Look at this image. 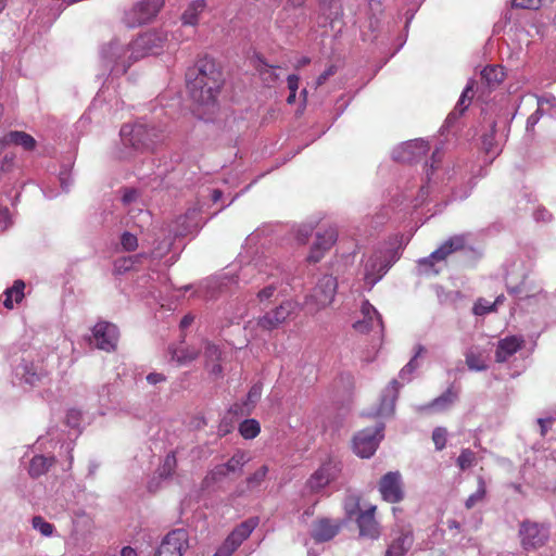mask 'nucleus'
Wrapping results in <instances>:
<instances>
[{"mask_svg": "<svg viewBox=\"0 0 556 556\" xmlns=\"http://www.w3.org/2000/svg\"><path fill=\"white\" fill-rule=\"evenodd\" d=\"M268 470H269L268 466L263 465L255 472L250 475L247 478L248 489H255V488L260 486L264 482V480L268 473Z\"/></svg>", "mask_w": 556, "mask_h": 556, "instance_id": "e433bc0d", "label": "nucleus"}, {"mask_svg": "<svg viewBox=\"0 0 556 556\" xmlns=\"http://www.w3.org/2000/svg\"><path fill=\"white\" fill-rule=\"evenodd\" d=\"M165 0H141L124 14V23L134 28L151 22L163 9Z\"/></svg>", "mask_w": 556, "mask_h": 556, "instance_id": "20e7f679", "label": "nucleus"}, {"mask_svg": "<svg viewBox=\"0 0 556 556\" xmlns=\"http://www.w3.org/2000/svg\"><path fill=\"white\" fill-rule=\"evenodd\" d=\"M401 384L396 379L383 389L379 406L377 407L376 415L379 417H388L394 413L395 402L399 397Z\"/></svg>", "mask_w": 556, "mask_h": 556, "instance_id": "a211bd4d", "label": "nucleus"}, {"mask_svg": "<svg viewBox=\"0 0 556 556\" xmlns=\"http://www.w3.org/2000/svg\"><path fill=\"white\" fill-rule=\"evenodd\" d=\"M525 340L518 336H508L497 342L495 361L505 363L509 357L522 349Z\"/></svg>", "mask_w": 556, "mask_h": 556, "instance_id": "aec40b11", "label": "nucleus"}, {"mask_svg": "<svg viewBox=\"0 0 556 556\" xmlns=\"http://www.w3.org/2000/svg\"><path fill=\"white\" fill-rule=\"evenodd\" d=\"M16 154L15 152L9 151L5 152L0 157V172L1 173H10L15 167Z\"/></svg>", "mask_w": 556, "mask_h": 556, "instance_id": "de8ad7c7", "label": "nucleus"}, {"mask_svg": "<svg viewBox=\"0 0 556 556\" xmlns=\"http://www.w3.org/2000/svg\"><path fill=\"white\" fill-rule=\"evenodd\" d=\"M128 50H129L128 48L126 49L116 42H112L104 50V53H105V58L110 59L112 62L115 63V68L117 70V67L119 65L118 60L122 58V53H125Z\"/></svg>", "mask_w": 556, "mask_h": 556, "instance_id": "58836bf2", "label": "nucleus"}, {"mask_svg": "<svg viewBox=\"0 0 556 556\" xmlns=\"http://www.w3.org/2000/svg\"><path fill=\"white\" fill-rule=\"evenodd\" d=\"M470 103L466 101V99L459 98L456 106L454 110L450 113L448 119L457 118L458 116L463 115L464 112L468 109Z\"/></svg>", "mask_w": 556, "mask_h": 556, "instance_id": "6e6d98bb", "label": "nucleus"}, {"mask_svg": "<svg viewBox=\"0 0 556 556\" xmlns=\"http://www.w3.org/2000/svg\"><path fill=\"white\" fill-rule=\"evenodd\" d=\"M376 510L377 506L371 505L367 509L359 511L356 518L359 536L370 540H377L380 536V526L375 518Z\"/></svg>", "mask_w": 556, "mask_h": 556, "instance_id": "f3484780", "label": "nucleus"}, {"mask_svg": "<svg viewBox=\"0 0 556 556\" xmlns=\"http://www.w3.org/2000/svg\"><path fill=\"white\" fill-rule=\"evenodd\" d=\"M518 534L522 548L527 552H532L546 544L549 538V530L543 523L523 520L519 526Z\"/></svg>", "mask_w": 556, "mask_h": 556, "instance_id": "423d86ee", "label": "nucleus"}, {"mask_svg": "<svg viewBox=\"0 0 556 556\" xmlns=\"http://www.w3.org/2000/svg\"><path fill=\"white\" fill-rule=\"evenodd\" d=\"M257 526L255 519H248L236 527L213 556H231Z\"/></svg>", "mask_w": 556, "mask_h": 556, "instance_id": "9d476101", "label": "nucleus"}, {"mask_svg": "<svg viewBox=\"0 0 556 556\" xmlns=\"http://www.w3.org/2000/svg\"><path fill=\"white\" fill-rule=\"evenodd\" d=\"M251 460L249 452L244 450H237L233 455L228 459L227 463L223 464L226 468V471L230 473H235L237 471H241L243 466Z\"/></svg>", "mask_w": 556, "mask_h": 556, "instance_id": "c85d7f7f", "label": "nucleus"}, {"mask_svg": "<svg viewBox=\"0 0 556 556\" xmlns=\"http://www.w3.org/2000/svg\"><path fill=\"white\" fill-rule=\"evenodd\" d=\"M0 146H15L21 147L25 152H33L37 148V141L31 135L27 134L26 131L11 130L0 138Z\"/></svg>", "mask_w": 556, "mask_h": 556, "instance_id": "6ab92c4d", "label": "nucleus"}, {"mask_svg": "<svg viewBox=\"0 0 556 556\" xmlns=\"http://www.w3.org/2000/svg\"><path fill=\"white\" fill-rule=\"evenodd\" d=\"M495 135L496 122L492 121V123L490 124L489 132H485L482 136V149L486 154L491 155L492 157H495L501 152L500 146L495 139Z\"/></svg>", "mask_w": 556, "mask_h": 556, "instance_id": "bb28decb", "label": "nucleus"}, {"mask_svg": "<svg viewBox=\"0 0 556 556\" xmlns=\"http://www.w3.org/2000/svg\"><path fill=\"white\" fill-rule=\"evenodd\" d=\"M276 292V287L274 285H269L257 292V299L260 302H265L270 300Z\"/></svg>", "mask_w": 556, "mask_h": 556, "instance_id": "13d9d810", "label": "nucleus"}, {"mask_svg": "<svg viewBox=\"0 0 556 556\" xmlns=\"http://www.w3.org/2000/svg\"><path fill=\"white\" fill-rule=\"evenodd\" d=\"M342 526L340 519L318 518L313 523L311 536L317 543L328 542L340 532Z\"/></svg>", "mask_w": 556, "mask_h": 556, "instance_id": "dca6fc26", "label": "nucleus"}, {"mask_svg": "<svg viewBox=\"0 0 556 556\" xmlns=\"http://www.w3.org/2000/svg\"><path fill=\"white\" fill-rule=\"evenodd\" d=\"M481 78L489 87L493 88L504 80L505 73L500 65H488L482 70Z\"/></svg>", "mask_w": 556, "mask_h": 556, "instance_id": "cd10ccee", "label": "nucleus"}, {"mask_svg": "<svg viewBox=\"0 0 556 556\" xmlns=\"http://www.w3.org/2000/svg\"><path fill=\"white\" fill-rule=\"evenodd\" d=\"M121 136L125 143L136 150L153 151L163 140V131L154 125L138 122L134 126H123Z\"/></svg>", "mask_w": 556, "mask_h": 556, "instance_id": "f03ea898", "label": "nucleus"}, {"mask_svg": "<svg viewBox=\"0 0 556 556\" xmlns=\"http://www.w3.org/2000/svg\"><path fill=\"white\" fill-rule=\"evenodd\" d=\"M468 236L466 233L455 235L445 240L429 256L418 261L419 267L426 270L432 269L435 263L444 262L450 255L466 249Z\"/></svg>", "mask_w": 556, "mask_h": 556, "instance_id": "0eeeda50", "label": "nucleus"}, {"mask_svg": "<svg viewBox=\"0 0 556 556\" xmlns=\"http://www.w3.org/2000/svg\"><path fill=\"white\" fill-rule=\"evenodd\" d=\"M340 472V462L328 458L311 475L306 481V486L311 492L317 493L336 480Z\"/></svg>", "mask_w": 556, "mask_h": 556, "instance_id": "1a4fd4ad", "label": "nucleus"}, {"mask_svg": "<svg viewBox=\"0 0 556 556\" xmlns=\"http://www.w3.org/2000/svg\"><path fill=\"white\" fill-rule=\"evenodd\" d=\"M473 314L482 316L496 311V303H490L484 299H479L473 305Z\"/></svg>", "mask_w": 556, "mask_h": 556, "instance_id": "49530a36", "label": "nucleus"}, {"mask_svg": "<svg viewBox=\"0 0 556 556\" xmlns=\"http://www.w3.org/2000/svg\"><path fill=\"white\" fill-rule=\"evenodd\" d=\"M312 228H307V227H304V228H301L299 229L298 231V240L302 243H305L308 239V237L311 236L312 233Z\"/></svg>", "mask_w": 556, "mask_h": 556, "instance_id": "0e129e2a", "label": "nucleus"}, {"mask_svg": "<svg viewBox=\"0 0 556 556\" xmlns=\"http://www.w3.org/2000/svg\"><path fill=\"white\" fill-rule=\"evenodd\" d=\"M540 114H541L540 109H538L533 114H531L527 119V127H530V126L533 127L538 123V121L540 118Z\"/></svg>", "mask_w": 556, "mask_h": 556, "instance_id": "774afa93", "label": "nucleus"}, {"mask_svg": "<svg viewBox=\"0 0 556 556\" xmlns=\"http://www.w3.org/2000/svg\"><path fill=\"white\" fill-rule=\"evenodd\" d=\"M337 289V278L325 275L317 281L312 292L305 296L304 305L312 314H316L333 302Z\"/></svg>", "mask_w": 556, "mask_h": 556, "instance_id": "7ed1b4c3", "label": "nucleus"}, {"mask_svg": "<svg viewBox=\"0 0 556 556\" xmlns=\"http://www.w3.org/2000/svg\"><path fill=\"white\" fill-rule=\"evenodd\" d=\"M300 77L295 74L289 75L287 78L288 89L293 93L299 89Z\"/></svg>", "mask_w": 556, "mask_h": 556, "instance_id": "680f3d73", "label": "nucleus"}, {"mask_svg": "<svg viewBox=\"0 0 556 556\" xmlns=\"http://www.w3.org/2000/svg\"><path fill=\"white\" fill-rule=\"evenodd\" d=\"M187 548V532L184 529H175L163 539L155 556H182Z\"/></svg>", "mask_w": 556, "mask_h": 556, "instance_id": "4468645a", "label": "nucleus"}, {"mask_svg": "<svg viewBox=\"0 0 556 556\" xmlns=\"http://www.w3.org/2000/svg\"><path fill=\"white\" fill-rule=\"evenodd\" d=\"M295 306V303L292 301L281 302L278 306L257 318V327L264 331H273L279 328L294 313Z\"/></svg>", "mask_w": 556, "mask_h": 556, "instance_id": "9b49d317", "label": "nucleus"}, {"mask_svg": "<svg viewBox=\"0 0 556 556\" xmlns=\"http://www.w3.org/2000/svg\"><path fill=\"white\" fill-rule=\"evenodd\" d=\"M456 464L460 470H467L477 464V455L470 448H463L456 459Z\"/></svg>", "mask_w": 556, "mask_h": 556, "instance_id": "c9c22d12", "label": "nucleus"}, {"mask_svg": "<svg viewBox=\"0 0 556 556\" xmlns=\"http://www.w3.org/2000/svg\"><path fill=\"white\" fill-rule=\"evenodd\" d=\"M261 432V425L256 419H245L239 425V433L245 440L256 438Z\"/></svg>", "mask_w": 556, "mask_h": 556, "instance_id": "72a5a7b5", "label": "nucleus"}, {"mask_svg": "<svg viewBox=\"0 0 556 556\" xmlns=\"http://www.w3.org/2000/svg\"><path fill=\"white\" fill-rule=\"evenodd\" d=\"M92 338L99 350L114 352L119 338L118 328L109 321H99L92 328Z\"/></svg>", "mask_w": 556, "mask_h": 556, "instance_id": "f8f14e48", "label": "nucleus"}, {"mask_svg": "<svg viewBox=\"0 0 556 556\" xmlns=\"http://www.w3.org/2000/svg\"><path fill=\"white\" fill-rule=\"evenodd\" d=\"M261 396V389L258 387H252L248 393V401L254 403Z\"/></svg>", "mask_w": 556, "mask_h": 556, "instance_id": "338daca9", "label": "nucleus"}, {"mask_svg": "<svg viewBox=\"0 0 556 556\" xmlns=\"http://www.w3.org/2000/svg\"><path fill=\"white\" fill-rule=\"evenodd\" d=\"M147 381L151 384H156L159 382L165 381V376L159 372H151L147 376Z\"/></svg>", "mask_w": 556, "mask_h": 556, "instance_id": "e2e57ef3", "label": "nucleus"}, {"mask_svg": "<svg viewBox=\"0 0 556 556\" xmlns=\"http://www.w3.org/2000/svg\"><path fill=\"white\" fill-rule=\"evenodd\" d=\"M224 85V76L215 60L199 59L186 72V86L191 99L203 106H214Z\"/></svg>", "mask_w": 556, "mask_h": 556, "instance_id": "f257e3e1", "label": "nucleus"}, {"mask_svg": "<svg viewBox=\"0 0 556 556\" xmlns=\"http://www.w3.org/2000/svg\"><path fill=\"white\" fill-rule=\"evenodd\" d=\"M121 245L123 250L132 252L138 248V239L131 232L125 231L121 236Z\"/></svg>", "mask_w": 556, "mask_h": 556, "instance_id": "8fccbe9b", "label": "nucleus"}, {"mask_svg": "<svg viewBox=\"0 0 556 556\" xmlns=\"http://www.w3.org/2000/svg\"><path fill=\"white\" fill-rule=\"evenodd\" d=\"M25 283L22 280L14 281L13 286L5 290L3 305L11 309L13 303H20L24 298Z\"/></svg>", "mask_w": 556, "mask_h": 556, "instance_id": "7c9ffc66", "label": "nucleus"}, {"mask_svg": "<svg viewBox=\"0 0 556 556\" xmlns=\"http://www.w3.org/2000/svg\"><path fill=\"white\" fill-rule=\"evenodd\" d=\"M43 376H46V372H43L42 370L38 371L34 367V365L24 367L23 378H24L25 382L28 384H31V386L36 384L37 382H39L41 380V378Z\"/></svg>", "mask_w": 556, "mask_h": 556, "instance_id": "37998d69", "label": "nucleus"}, {"mask_svg": "<svg viewBox=\"0 0 556 556\" xmlns=\"http://www.w3.org/2000/svg\"><path fill=\"white\" fill-rule=\"evenodd\" d=\"M478 488L475 493L468 496L465 501V507L467 509L473 508L476 505L482 503L486 496V483L482 477L477 479Z\"/></svg>", "mask_w": 556, "mask_h": 556, "instance_id": "473e14b6", "label": "nucleus"}, {"mask_svg": "<svg viewBox=\"0 0 556 556\" xmlns=\"http://www.w3.org/2000/svg\"><path fill=\"white\" fill-rule=\"evenodd\" d=\"M168 41V34L163 29H155L140 35L132 41L130 49L136 53L135 59L141 58L144 54H157Z\"/></svg>", "mask_w": 556, "mask_h": 556, "instance_id": "6e6552de", "label": "nucleus"}, {"mask_svg": "<svg viewBox=\"0 0 556 556\" xmlns=\"http://www.w3.org/2000/svg\"><path fill=\"white\" fill-rule=\"evenodd\" d=\"M384 425L378 424L375 427L366 428L358 431L352 440V448L354 453L362 458L372 456L383 438Z\"/></svg>", "mask_w": 556, "mask_h": 556, "instance_id": "39448f33", "label": "nucleus"}, {"mask_svg": "<svg viewBox=\"0 0 556 556\" xmlns=\"http://www.w3.org/2000/svg\"><path fill=\"white\" fill-rule=\"evenodd\" d=\"M457 396V391H455L453 387H450L442 395L437 397L431 405L434 407L445 408L450 406Z\"/></svg>", "mask_w": 556, "mask_h": 556, "instance_id": "4c0bfd02", "label": "nucleus"}, {"mask_svg": "<svg viewBox=\"0 0 556 556\" xmlns=\"http://www.w3.org/2000/svg\"><path fill=\"white\" fill-rule=\"evenodd\" d=\"M337 73V66L331 64L329 65L316 79L315 88L323 86L329 77L333 76Z\"/></svg>", "mask_w": 556, "mask_h": 556, "instance_id": "5fc2aeb1", "label": "nucleus"}, {"mask_svg": "<svg viewBox=\"0 0 556 556\" xmlns=\"http://www.w3.org/2000/svg\"><path fill=\"white\" fill-rule=\"evenodd\" d=\"M552 2L553 0H513V7L527 10H539L541 7Z\"/></svg>", "mask_w": 556, "mask_h": 556, "instance_id": "c03bdc74", "label": "nucleus"}, {"mask_svg": "<svg viewBox=\"0 0 556 556\" xmlns=\"http://www.w3.org/2000/svg\"><path fill=\"white\" fill-rule=\"evenodd\" d=\"M383 501L400 503L404 498L402 477L399 471H389L381 477L378 484Z\"/></svg>", "mask_w": 556, "mask_h": 556, "instance_id": "ddd939ff", "label": "nucleus"}, {"mask_svg": "<svg viewBox=\"0 0 556 556\" xmlns=\"http://www.w3.org/2000/svg\"><path fill=\"white\" fill-rule=\"evenodd\" d=\"M31 523L34 529L38 530L45 536L52 535L54 531V526L46 521L41 516H35Z\"/></svg>", "mask_w": 556, "mask_h": 556, "instance_id": "79ce46f5", "label": "nucleus"}, {"mask_svg": "<svg viewBox=\"0 0 556 556\" xmlns=\"http://www.w3.org/2000/svg\"><path fill=\"white\" fill-rule=\"evenodd\" d=\"M274 66L264 63V66L258 70L262 79L266 83H275L279 76L274 72Z\"/></svg>", "mask_w": 556, "mask_h": 556, "instance_id": "3c124183", "label": "nucleus"}, {"mask_svg": "<svg viewBox=\"0 0 556 556\" xmlns=\"http://www.w3.org/2000/svg\"><path fill=\"white\" fill-rule=\"evenodd\" d=\"M337 239L338 230L336 227L329 226L317 231L315 242L307 255V261L309 263H318L325 253L332 248Z\"/></svg>", "mask_w": 556, "mask_h": 556, "instance_id": "2eb2a0df", "label": "nucleus"}, {"mask_svg": "<svg viewBox=\"0 0 556 556\" xmlns=\"http://www.w3.org/2000/svg\"><path fill=\"white\" fill-rule=\"evenodd\" d=\"M222 351L220 349L210 342L204 346V367L213 378H220L223 376V367L220 364Z\"/></svg>", "mask_w": 556, "mask_h": 556, "instance_id": "412c9836", "label": "nucleus"}, {"mask_svg": "<svg viewBox=\"0 0 556 556\" xmlns=\"http://www.w3.org/2000/svg\"><path fill=\"white\" fill-rule=\"evenodd\" d=\"M527 275L526 274H522V279L520 281L519 285H513V279H511V275L509 273H507L506 275V283H507V289H508V292L510 294H520L522 292V285L525 282V279H526Z\"/></svg>", "mask_w": 556, "mask_h": 556, "instance_id": "864d4df0", "label": "nucleus"}, {"mask_svg": "<svg viewBox=\"0 0 556 556\" xmlns=\"http://www.w3.org/2000/svg\"><path fill=\"white\" fill-rule=\"evenodd\" d=\"M25 283L22 280L14 281L13 286L5 290L3 305L11 309L13 303H20L24 298Z\"/></svg>", "mask_w": 556, "mask_h": 556, "instance_id": "2f4dec72", "label": "nucleus"}, {"mask_svg": "<svg viewBox=\"0 0 556 556\" xmlns=\"http://www.w3.org/2000/svg\"><path fill=\"white\" fill-rule=\"evenodd\" d=\"M176 467H177L176 455L174 452H170L165 456L162 466L157 470L159 477L162 479L170 478L174 475Z\"/></svg>", "mask_w": 556, "mask_h": 556, "instance_id": "f704fd0d", "label": "nucleus"}, {"mask_svg": "<svg viewBox=\"0 0 556 556\" xmlns=\"http://www.w3.org/2000/svg\"><path fill=\"white\" fill-rule=\"evenodd\" d=\"M389 266L380 254H375L365 264L364 279L367 285H375L387 273Z\"/></svg>", "mask_w": 556, "mask_h": 556, "instance_id": "4be33fe9", "label": "nucleus"}, {"mask_svg": "<svg viewBox=\"0 0 556 556\" xmlns=\"http://www.w3.org/2000/svg\"><path fill=\"white\" fill-rule=\"evenodd\" d=\"M244 412L242 410V406L240 404H233L227 412V416H229V419L232 418V421L235 422L237 418L241 415H243Z\"/></svg>", "mask_w": 556, "mask_h": 556, "instance_id": "052dcab7", "label": "nucleus"}, {"mask_svg": "<svg viewBox=\"0 0 556 556\" xmlns=\"http://www.w3.org/2000/svg\"><path fill=\"white\" fill-rule=\"evenodd\" d=\"M466 365L470 370L482 371L486 369V365L481 355L472 351L466 353Z\"/></svg>", "mask_w": 556, "mask_h": 556, "instance_id": "ea45409f", "label": "nucleus"}, {"mask_svg": "<svg viewBox=\"0 0 556 556\" xmlns=\"http://www.w3.org/2000/svg\"><path fill=\"white\" fill-rule=\"evenodd\" d=\"M200 350L193 346L179 345L172 350V358L178 363V365H187L198 358Z\"/></svg>", "mask_w": 556, "mask_h": 556, "instance_id": "a878e982", "label": "nucleus"}, {"mask_svg": "<svg viewBox=\"0 0 556 556\" xmlns=\"http://www.w3.org/2000/svg\"><path fill=\"white\" fill-rule=\"evenodd\" d=\"M53 464L54 458L52 457H46L42 455L34 456L30 460L28 472L33 478L40 477L46 473Z\"/></svg>", "mask_w": 556, "mask_h": 556, "instance_id": "c756f323", "label": "nucleus"}, {"mask_svg": "<svg viewBox=\"0 0 556 556\" xmlns=\"http://www.w3.org/2000/svg\"><path fill=\"white\" fill-rule=\"evenodd\" d=\"M205 8V0L191 1L181 14V24L184 26L195 27L199 24L200 15L204 12Z\"/></svg>", "mask_w": 556, "mask_h": 556, "instance_id": "393cba45", "label": "nucleus"}, {"mask_svg": "<svg viewBox=\"0 0 556 556\" xmlns=\"http://www.w3.org/2000/svg\"><path fill=\"white\" fill-rule=\"evenodd\" d=\"M233 429L232 418L229 419V416L225 415L222 421L218 425V433L219 435H226Z\"/></svg>", "mask_w": 556, "mask_h": 556, "instance_id": "4d7b16f0", "label": "nucleus"}, {"mask_svg": "<svg viewBox=\"0 0 556 556\" xmlns=\"http://www.w3.org/2000/svg\"><path fill=\"white\" fill-rule=\"evenodd\" d=\"M362 313L364 314L365 318H367L370 321L372 320V317L375 316L379 324L382 323L380 314L368 301L363 302Z\"/></svg>", "mask_w": 556, "mask_h": 556, "instance_id": "603ef678", "label": "nucleus"}, {"mask_svg": "<svg viewBox=\"0 0 556 556\" xmlns=\"http://www.w3.org/2000/svg\"><path fill=\"white\" fill-rule=\"evenodd\" d=\"M417 356H415L413 359H410L400 371V378L401 379H405L406 376L410 375L417 367L416 363H415V358Z\"/></svg>", "mask_w": 556, "mask_h": 556, "instance_id": "bf43d9fd", "label": "nucleus"}, {"mask_svg": "<svg viewBox=\"0 0 556 556\" xmlns=\"http://www.w3.org/2000/svg\"><path fill=\"white\" fill-rule=\"evenodd\" d=\"M136 256H124L115 260L113 271L116 275L130 270L136 262Z\"/></svg>", "mask_w": 556, "mask_h": 556, "instance_id": "a19ab883", "label": "nucleus"}, {"mask_svg": "<svg viewBox=\"0 0 556 556\" xmlns=\"http://www.w3.org/2000/svg\"><path fill=\"white\" fill-rule=\"evenodd\" d=\"M430 150V146L422 139H416L405 144L402 150L403 160L407 162H417L421 160Z\"/></svg>", "mask_w": 556, "mask_h": 556, "instance_id": "5701e85b", "label": "nucleus"}, {"mask_svg": "<svg viewBox=\"0 0 556 556\" xmlns=\"http://www.w3.org/2000/svg\"><path fill=\"white\" fill-rule=\"evenodd\" d=\"M538 424L540 426L541 435L545 437L547 433V430H548L547 426L549 424H552V419L551 418H548V419L547 418H539Z\"/></svg>", "mask_w": 556, "mask_h": 556, "instance_id": "69168bd1", "label": "nucleus"}, {"mask_svg": "<svg viewBox=\"0 0 556 556\" xmlns=\"http://www.w3.org/2000/svg\"><path fill=\"white\" fill-rule=\"evenodd\" d=\"M229 473L223 464L215 466L204 478L203 482L208 484L210 482H216L227 477Z\"/></svg>", "mask_w": 556, "mask_h": 556, "instance_id": "09e8293b", "label": "nucleus"}, {"mask_svg": "<svg viewBox=\"0 0 556 556\" xmlns=\"http://www.w3.org/2000/svg\"><path fill=\"white\" fill-rule=\"evenodd\" d=\"M432 441L437 451H442L446 446L447 431L443 427H437L432 432Z\"/></svg>", "mask_w": 556, "mask_h": 556, "instance_id": "a18cd8bd", "label": "nucleus"}, {"mask_svg": "<svg viewBox=\"0 0 556 556\" xmlns=\"http://www.w3.org/2000/svg\"><path fill=\"white\" fill-rule=\"evenodd\" d=\"M413 544V534L410 531L401 532V534L393 539L389 544L384 556H404Z\"/></svg>", "mask_w": 556, "mask_h": 556, "instance_id": "b1692460", "label": "nucleus"}]
</instances>
